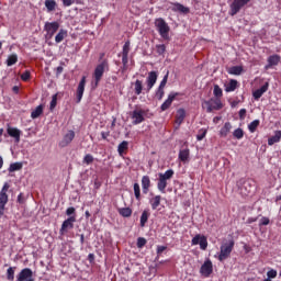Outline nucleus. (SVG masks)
<instances>
[{
  "label": "nucleus",
  "mask_w": 281,
  "mask_h": 281,
  "mask_svg": "<svg viewBox=\"0 0 281 281\" xmlns=\"http://www.w3.org/2000/svg\"><path fill=\"white\" fill-rule=\"evenodd\" d=\"M234 239H229L228 241H225L220 247V255L217 259L220 262H224V260H227L229 256H232V251H234Z\"/></svg>",
  "instance_id": "1"
},
{
  "label": "nucleus",
  "mask_w": 281,
  "mask_h": 281,
  "mask_svg": "<svg viewBox=\"0 0 281 281\" xmlns=\"http://www.w3.org/2000/svg\"><path fill=\"white\" fill-rule=\"evenodd\" d=\"M155 27L157 29L161 38H164L165 41H169L170 26L166 23V20H164V18H158L155 20Z\"/></svg>",
  "instance_id": "2"
},
{
  "label": "nucleus",
  "mask_w": 281,
  "mask_h": 281,
  "mask_svg": "<svg viewBox=\"0 0 281 281\" xmlns=\"http://www.w3.org/2000/svg\"><path fill=\"white\" fill-rule=\"evenodd\" d=\"M104 71H109V60L104 59L102 63L98 64L94 68L93 78H94V87L100 85V80H102V76H104Z\"/></svg>",
  "instance_id": "3"
},
{
  "label": "nucleus",
  "mask_w": 281,
  "mask_h": 281,
  "mask_svg": "<svg viewBox=\"0 0 281 281\" xmlns=\"http://www.w3.org/2000/svg\"><path fill=\"white\" fill-rule=\"evenodd\" d=\"M202 106L203 109L206 108V113H212V111H221V109H223V103L221 102V99H211L204 101Z\"/></svg>",
  "instance_id": "4"
},
{
  "label": "nucleus",
  "mask_w": 281,
  "mask_h": 281,
  "mask_svg": "<svg viewBox=\"0 0 281 281\" xmlns=\"http://www.w3.org/2000/svg\"><path fill=\"white\" fill-rule=\"evenodd\" d=\"M249 1L251 0H234L231 3V9L228 14L231 16H236V14H238L240 12V10H243V8H245V5H247V3H249Z\"/></svg>",
  "instance_id": "5"
},
{
  "label": "nucleus",
  "mask_w": 281,
  "mask_h": 281,
  "mask_svg": "<svg viewBox=\"0 0 281 281\" xmlns=\"http://www.w3.org/2000/svg\"><path fill=\"white\" fill-rule=\"evenodd\" d=\"M146 115V111L142 110V109H135L132 113H131V117H132V124H134V126H137V124H142V122H144L145 116Z\"/></svg>",
  "instance_id": "6"
},
{
  "label": "nucleus",
  "mask_w": 281,
  "mask_h": 281,
  "mask_svg": "<svg viewBox=\"0 0 281 281\" xmlns=\"http://www.w3.org/2000/svg\"><path fill=\"white\" fill-rule=\"evenodd\" d=\"M74 223H76V216H70L67 220H65L59 229L60 236H65V234H67L69 229H74Z\"/></svg>",
  "instance_id": "7"
},
{
  "label": "nucleus",
  "mask_w": 281,
  "mask_h": 281,
  "mask_svg": "<svg viewBox=\"0 0 281 281\" xmlns=\"http://www.w3.org/2000/svg\"><path fill=\"white\" fill-rule=\"evenodd\" d=\"M18 281H36L34 280V272L30 268H24L16 277Z\"/></svg>",
  "instance_id": "8"
},
{
  "label": "nucleus",
  "mask_w": 281,
  "mask_h": 281,
  "mask_svg": "<svg viewBox=\"0 0 281 281\" xmlns=\"http://www.w3.org/2000/svg\"><path fill=\"white\" fill-rule=\"evenodd\" d=\"M212 271H214V266L212 265V260L207 259L200 268L201 276L204 278H210L212 276Z\"/></svg>",
  "instance_id": "9"
},
{
  "label": "nucleus",
  "mask_w": 281,
  "mask_h": 281,
  "mask_svg": "<svg viewBox=\"0 0 281 281\" xmlns=\"http://www.w3.org/2000/svg\"><path fill=\"white\" fill-rule=\"evenodd\" d=\"M191 245H200V249L205 251V249H207V237L204 235H195L191 240Z\"/></svg>",
  "instance_id": "10"
},
{
  "label": "nucleus",
  "mask_w": 281,
  "mask_h": 281,
  "mask_svg": "<svg viewBox=\"0 0 281 281\" xmlns=\"http://www.w3.org/2000/svg\"><path fill=\"white\" fill-rule=\"evenodd\" d=\"M159 77V75L157 74V71H149L148 76L146 78V91L147 93L150 91V89H153V87H155V85H157V78Z\"/></svg>",
  "instance_id": "11"
},
{
  "label": "nucleus",
  "mask_w": 281,
  "mask_h": 281,
  "mask_svg": "<svg viewBox=\"0 0 281 281\" xmlns=\"http://www.w3.org/2000/svg\"><path fill=\"white\" fill-rule=\"evenodd\" d=\"M59 27H60V24L58 22H46L44 25V30L49 36V38H52V36H54L56 32H58Z\"/></svg>",
  "instance_id": "12"
},
{
  "label": "nucleus",
  "mask_w": 281,
  "mask_h": 281,
  "mask_svg": "<svg viewBox=\"0 0 281 281\" xmlns=\"http://www.w3.org/2000/svg\"><path fill=\"white\" fill-rule=\"evenodd\" d=\"M239 190H240L241 194H244L245 196L251 194L254 192V181L252 180H244Z\"/></svg>",
  "instance_id": "13"
},
{
  "label": "nucleus",
  "mask_w": 281,
  "mask_h": 281,
  "mask_svg": "<svg viewBox=\"0 0 281 281\" xmlns=\"http://www.w3.org/2000/svg\"><path fill=\"white\" fill-rule=\"evenodd\" d=\"M76 137V132L74 131H68L67 134H65L63 140L59 143V146L61 148H65L67 146H69V144H71V142H74V138Z\"/></svg>",
  "instance_id": "14"
},
{
  "label": "nucleus",
  "mask_w": 281,
  "mask_h": 281,
  "mask_svg": "<svg viewBox=\"0 0 281 281\" xmlns=\"http://www.w3.org/2000/svg\"><path fill=\"white\" fill-rule=\"evenodd\" d=\"M177 95H179L178 92H170L167 100L160 105V110L168 111V108L172 106V102H175Z\"/></svg>",
  "instance_id": "15"
},
{
  "label": "nucleus",
  "mask_w": 281,
  "mask_h": 281,
  "mask_svg": "<svg viewBox=\"0 0 281 281\" xmlns=\"http://www.w3.org/2000/svg\"><path fill=\"white\" fill-rule=\"evenodd\" d=\"M8 190H10V184L5 182L0 191V205H8Z\"/></svg>",
  "instance_id": "16"
},
{
  "label": "nucleus",
  "mask_w": 281,
  "mask_h": 281,
  "mask_svg": "<svg viewBox=\"0 0 281 281\" xmlns=\"http://www.w3.org/2000/svg\"><path fill=\"white\" fill-rule=\"evenodd\" d=\"M169 10H172V12H180L181 14H188V12H190L189 8L184 7L179 2H171V7H169Z\"/></svg>",
  "instance_id": "17"
},
{
  "label": "nucleus",
  "mask_w": 281,
  "mask_h": 281,
  "mask_svg": "<svg viewBox=\"0 0 281 281\" xmlns=\"http://www.w3.org/2000/svg\"><path fill=\"white\" fill-rule=\"evenodd\" d=\"M7 133L9 137H13L15 144H19V142H21V130L16 127H8Z\"/></svg>",
  "instance_id": "18"
},
{
  "label": "nucleus",
  "mask_w": 281,
  "mask_h": 281,
  "mask_svg": "<svg viewBox=\"0 0 281 281\" xmlns=\"http://www.w3.org/2000/svg\"><path fill=\"white\" fill-rule=\"evenodd\" d=\"M87 85V77H82L77 88V102H81L85 95V86Z\"/></svg>",
  "instance_id": "19"
},
{
  "label": "nucleus",
  "mask_w": 281,
  "mask_h": 281,
  "mask_svg": "<svg viewBox=\"0 0 281 281\" xmlns=\"http://www.w3.org/2000/svg\"><path fill=\"white\" fill-rule=\"evenodd\" d=\"M267 91H269V82H266L261 88L255 90L252 92V98H255V100H259L265 95V93H267Z\"/></svg>",
  "instance_id": "20"
},
{
  "label": "nucleus",
  "mask_w": 281,
  "mask_h": 281,
  "mask_svg": "<svg viewBox=\"0 0 281 281\" xmlns=\"http://www.w3.org/2000/svg\"><path fill=\"white\" fill-rule=\"evenodd\" d=\"M281 57L280 55H271L268 57V64L265 66V69H271V67H277L280 65Z\"/></svg>",
  "instance_id": "21"
},
{
  "label": "nucleus",
  "mask_w": 281,
  "mask_h": 281,
  "mask_svg": "<svg viewBox=\"0 0 281 281\" xmlns=\"http://www.w3.org/2000/svg\"><path fill=\"white\" fill-rule=\"evenodd\" d=\"M128 52H131V42H125L122 50V63L125 66L128 65Z\"/></svg>",
  "instance_id": "22"
},
{
  "label": "nucleus",
  "mask_w": 281,
  "mask_h": 281,
  "mask_svg": "<svg viewBox=\"0 0 281 281\" xmlns=\"http://www.w3.org/2000/svg\"><path fill=\"white\" fill-rule=\"evenodd\" d=\"M143 194H148L150 190V177L143 176L142 178Z\"/></svg>",
  "instance_id": "23"
},
{
  "label": "nucleus",
  "mask_w": 281,
  "mask_h": 281,
  "mask_svg": "<svg viewBox=\"0 0 281 281\" xmlns=\"http://www.w3.org/2000/svg\"><path fill=\"white\" fill-rule=\"evenodd\" d=\"M235 89H238V80L231 79L228 83L225 85L226 93H232Z\"/></svg>",
  "instance_id": "24"
},
{
  "label": "nucleus",
  "mask_w": 281,
  "mask_h": 281,
  "mask_svg": "<svg viewBox=\"0 0 281 281\" xmlns=\"http://www.w3.org/2000/svg\"><path fill=\"white\" fill-rule=\"evenodd\" d=\"M186 120V110L184 109H179L177 111V115H176V123L181 126V124H183V121Z\"/></svg>",
  "instance_id": "25"
},
{
  "label": "nucleus",
  "mask_w": 281,
  "mask_h": 281,
  "mask_svg": "<svg viewBox=\"0 0 281 281\" xmlns=\"http://www.w3.org/2000/svg\"><path fill=\"white\" fill-rule=\"evenodd\" d=\"M157 188L161 194H166V188H168V181L158 177Z\"/></svg>",
  "instance_id": "26"
},
{
  "label": "nucleus",
  "mask_w": 281,
  "mask_h": 281,
  "mask_svg": "<svg viewBox=\"0 0 281 281\" xmlns=\"http://www.w3.org/2000/svg\"><path fill=\"white\" fill-rule=\"evenodd\" d=\"M280 139H281V131H276L274 135L268 139V146H273V144H278Z\"/></svg>",
  "instance_id": "27"
},
{
  "label": "nucleus",
  "mask_w": 281,
  "mask_h": 281,
  "mask_svg": "<svg viewBox=\"0 0 281 281\" xmlns=\"http://www.w3.org/2000/svg\"><path fill=\"white\" fill-rule=\"evenodd\" d=\"M227 74L231 76H240L243 74V66H232L227 69Z\"/></svg>",
  "instance_id": "28"
},
{
  "label": "nucleus",
  "mask_w": 281,
  "mask_h": 281,
  "mask_svg": "<svg viewBox=\"0 0 281 281\" xmlns=\"http://www.w3.org/2000/svg\"><path fill=\"white\" fill-rule=\"evenodd\" d=\"M151 210H157L161 205V195H156L149 200Z\"/></svg>",
  "instance_id": "29"
},
{
  "label": "nucleus",
  "mask_w": 281,
  "mask_h": 281,
  "mask_svg": "<svg viewBox=\"0 0 281 281\" xmlns=\"http://www.w3.org/2000/svg\"><path fill=\"white\" fill-rule=\"evenodd\" d=\"M117 212L123 218H130L133 215V210L131 207H121L117 209Z\"/></svg>",
  "instance_id": "30"
},
{
  "label": "nucleus",
  "mask_w": 281,
  "mask_h": 281,
  "mask_svg": "<svg viewBox=\"0 0 281 281\" xmlns=\"http://www.w3.org/2000/svg\"><path fill=\"white\" fill-rule=\"evenodd\" d=\"M142 91H144V82L139 79H137L134 82V92L136 95H142Z\"/></svg>",
  "instance_id": "31"
},
{
  "label": "nucleus",
  "mask_w": 281,
  "mask_h": 281,
  "mask_svg": "<svg viewBox=\"0 0 281 281\" xmlns=\"http://www.w3.org/2000/svg\"><path fill=\"white\" fill-rule=\"evenodd\" d=\"M231 131H232V123L226 122L220 131V136L226 137L227 135H229Z\"/></svg>",
  "instance_id": "32"
},
{
  "label": "nucleus",
  "mask_w": 281,
  "mask_h": 281,
  "mask_svg": "<svg viewBox=\"0 0 281 281\" xmlns=\"http://www.w3.org/2000/svg\"><path fill=\"white\" fill-rule=\"evenodd\" d=\"M67 38V30L60 29L57 35L55 36V43H63Z\"/></svg>",
  "instance_id": "33"
},
{
  "label": "nucleus",
  "mask_w": 281,
  "mask_h": 281,
  "mask_svg": "<svg viewBox=\"0 0 281 281\" xmlns=\"http://www.w3.org/2000/svg\"><path fill=\"white\" fill-rule=\"evenodd\" d=\"M44 5L47 12H54V10H56V7L58 4L55 2V0H45Z\"/></svg>",
  "instance_id": "34"
},
{
  "label": "nucleus",
  "mask_w": 281,
  "mask_h": 281,
  "mask_svg": "<svg viewBox=\"0 0 281 281\" xmlns=\"http://www.w3.org/2000/svg\"><path fill=\"white\" fill-rule=\"evenodd\" d=\"M158 177L165 181H170V179L175 177V170L168 169L166 173H159Z\"/></svg>",
  "instance_id": "35"
},
{
  "label": "nucleus",
  "mask_w": 281,
  "mask_h": 281,
  "mask_svg": "<svg viewBox=\"0 0 281 281\" xmlns=\"http://www.w3.org/2000/svg\"><path fill=\"white\" fill-rule=\"evenodd\" d=\"M43 115V105H38L31 112L32 120H36L37 117H41Z\"/></svg>",
  "instance_id": "36"
},
{
  "label": "nucleus",
  "mask_w": 281,
  "mask_h": 281,
  "mask_svg": "<svg viewBox=\"0 0 281 281\" xmlns=\"http://www.w3.org/2000/svg\"><path fill=\"white\" fill-rule=\"evenodd\" d=\"M179 159L180 161H188V159H190V149H181L179 151Z\"/></svg>",
  "instance_id": "37"
},
{
  "label": "nucleus",
  "mask_w": 281,
  "mask_h": 281,
  "mask_svg": "<svg viewBox=\"0 0 281 281\" xmlns=\"http://www.w3.org/2000/svg\"><path fill=\"white\" fill-rule=\"evenodd\" d=\"M23 169V162H13L9 166V172H16L18 170Z\"/></svg>",
  "instance_id": "38"
},
{
  "label": "nucleus",
  "mask_w": 281,
  "mask_h": 281,
  "mask_svg": "<svg viewBox=\"0 0 281 281\" xmlns=\"http://www.w3.org/2000/svg\"><path fill=\"white\" fill-rule=\"evenodd\" d=\"M19 61V56L16 54H12L7 58V66L12 67V65H16Z\"/></svg>",
  "instance_id": "39"
},
{
  "label": "nucleus",
  "mask_w": 281,
  "mask_h": 281,
  "mask_svg": "<svg viewBox=\"0 0 281 281\" xmlns=\"http://www.w3.org/2000/svg\"><path fill=\"white\" fill-rule=\"evenodd\" d=\"M134 196L136 201H142V189L137 182L134 183Z\"/></svg>",
  "instance_id": "40"
},
{
  "label": "nucleus",
  "mask_w": 281,
  "mask_h": 281,
  "mask_svg": "<svg viewBox=\"0 0 281 281\" xmlns=\"http://www.w3.org/2000/svg\"><path fill=\"white\" fill-rule=\"evenodd\" d=\"M149 216H150V213H148V211H143L140 215V227H146V223H148Z\"/></svg>",
  "instance_id": "41"
},
{
  "label": "nucleus",
  "mask_w": 281,
  "mask_h": 281,
  "mask_svg": "<svg viewBox=\"0 0 281 281\" xmlns=\"http://www.w3.org/2000/svg\"><path fill=\"white\" fill-rule=\"evenodd\" d=\"M213 95H215V98L217 100H220V98H223V89H221V87L218 85H215L213 88Z\"/></svg>",
  "instance_id": "42"
},
{
  "label": "nucleus",
  "mask_w": 281,
  "mask_h": 281,
  "mask_svg": "<svg viewBox=\"0 0 281 281\" xmlns=\"http://www.w3.org/2000/svg\"><path fill=\"white\" fill-rule=\"evenodd\" d=\"M233 137H235V139H243V137H245V132L243 128L238 127L233 132Z\"/></svg>",
  "instance_id": "43"
},
{
  "label": "nucleus",
  "mask_w": 281,
  "mask_h": 281,
  "mask_svg": "<svg viewBox=\"0 0 281 281\" xmlns=\"http://www.w3.org/2000/svg\"><path fill=\"white\" fill-rule=\"evenodd\" d=\"M124 150H128V143L126 140H123L119 146H117V153L119 155H122Z\"/></svg>",
  "instance_id": "44"
},
{
  "label": "nucleus",
  "mask_w": 281,
  "mask_h": 281,
  "mask_svg": "<svg viewBox=\"0 0 281 281\" xmlns=\"http://www.w3.org/2000/svg\"><path fill=\"white\" fill-rule=\"evenodd\" d=\"M258 126H260V120H255L248 125V130L251 133H256V128H258Z\"/></svg>",
  "instance_id": "45"
},
{
  "label": "nucleus",
  "mask_w": 281,
  "mask_h": 281,
  "mask_svg": "<svg viewBox=\"0 0 281 281\" xmlns=\"http://www.w3.org/2000/svg\"><path fill=\"white\" fill-rule=\"evenodd\" d=\"M164 89L165 88H157L155 92V98H157V100H164V95L166 94V91Z\"/></svg>",
  "instance_id": "46"
},
{
  "label": "nucleus",
  "mask_w": 281,
  "mask_h": 281,
  "mask_svg": "<svg viewBox=\"0 0 281 281\" xmlns=\"http://www.w3.org/2000/svg\"><path fill=\"white\" fill-rule=\"evenodd\" d=\"M14 269L16 268L10 267L7 270V279L10 281H14Z\"/></svg>",
  "instance_id": "47"
},
{
  "label": "nucleus",
  "mask_w": 281,
  "mask_h": 281,
  "mask_svg": "<svg viewBox=\"0 0 281 281\" xmlns=\"http://www.w3.org/2000/svg\"><path fill=\"white\" fill-rule=\"evenodd\" d=\"M207 135V130H200L198 135H196V139L198 142H202V139H205V136Z\"/></svg>",
  "instance_id": "48"
},
{
  "label": "nucleus",
  "mask_w": 281,
  "mask_h": 281,
  "mask_svg": "<svg viewBox=\"0 0 281 281\" xmlns=\"http://www.w3.org/2000/svg\"><path fill=\"white\" fill-rule=\"evenodd\" d=\"M156 50H157V54H159V56L166 54V45L164 44L156 45Z\"/></svg>",
  "instance_id": "49"
},
{
  "label": "nucleus",
  "mask_w": 281,
  "mask_h": 281,
  "mask_svg": "<svg viewBox=\"0 0 281 281\" xmlns=\"http://www.w3.org/2000/svg\"><path fill=\"white\" fill-rule=\"evenodd\" d=\"M66 216H69V218H71V216H75L76 218V207L70 206L66 210Z\"/></svg>",
  "instance_id": "50"
},
{
  "label": "nucleus",
  "mask_w": 281,
  "mask_h": 281,
  "mask_svg": "<svg viewBox=\"0 0 281 281\" xmlns=\"http://www.w3.org/2000/svg\"><path fill=\"white\" fill-rule=\"evenodd\" d=\"M146 243H147V241H146V238H144V237H138L136 245H137L138 249H142V248L145 247Z\"/></svg>",
  "instance_id": "51"
},
{
  "label": "nucleus",
  "mask_w": 281,
  "mask_h": 281,
  "mask_svg": "<svg viewBox=\"0 0 281 281\" xmlns=\"http://www.w3.org/2000/svg\"><path fill=\"white\" fill-rule=\"evenodd\" d=\"M83 164H87V166H90V164H93V156L91 154H87L83 157Z\"/></svg>",
  "instance_id": "52"
},
{
  "label": "nucleus",
  "mask_w": 281,
  "mask_h": 281,
  "mask_svg": "<svg viewBox=\"0 0 281 281\" xmlns=\"http://www.w3.org/2000/svg\"><path fill=\"white\" fill-rule=\"evenodd\" d=\"M166 85H168V72L164 76L160 85L158 86L160 89H166Z\"/></svg>",
  "instance_id": "53"
},
{
  "label": "nucleus",
  "mask_w": 281,
  "mask_h": 281,
  "mask_svg": "<svg viewBox=\"0 0 281 281\" xmlns=\"http://www.w3.org/2000/svg\"><path fill=\"white\" fill-rule=\"evenodd\" d=\"M267 276H268V278H270V280H271V279L278 277V271L271 269V270H269V271L267 272Z\"/></svg>",
  "instance_id": "54"
},
{
  "label": "nucleus",
  "mask_w": 281,
  "mask_h": 281,
  "mask_svg": "<svg viewBox=\"0 0 281 281\" xmlns=\"http://www.w3.org/2000/svg\"><path fill=\"white\" fill-rule=\"evenodd\" d=\"M270 222L269 217H261L259 225L262 227V225H269Z\"/></svg>",
  "instance_id": "55"
},
{
  "label": "nucleus",
  "mask_w": 281,
  "mask_h": 281,
  "mask_svg": "<svg viewBox=\"0 0 281 281\" xmlns=\"http://www.w3.org/2000/svg\"><path fill=\"white\" fill-rule=\"evenodd\" d=\"M57 97H56V94L55 95H53V99H52V101H50V111H54V109H56V102H57Z\"/></svg>",
  "instance_id": "56"
},
{
  "label": "nucleus",
  "mask_w": 281,
  "mask_h": 281,
  "mask_svg": "<svg viewBox=\"0 0 281 281\" xmlns=\"http://www.w3.org/2000/svg\"><path fill=\"white\" fill-rule=\"evenodd\" d=\"M245 115H247V110L240 109L239 110V120H245Z\"/></svg>",
  "instance_id": "57"
},
{
  "label": "nucleus",
  "mask_w": 281,
  "mask_h": 281,
  "mask_svg": "<svg viewBox=\"0 0 281 281\" xmlns=\"http://www.w3.org/2000/svg\"><path fill=\"white\" fill-rule=\"evenodd\" d=\"M22 80L27 81L30 80V71H25L21 75Z\"/></svg>",
  "instance_id": "58"
},
{
  "label": "nucleus",
  "mask_w": 281,
  "mask_h": 281,
  "mask_svg": "<svg viewBox=\"0 0 281 281\" xmlns=\"http://www.w3.org/2000/svg\"><path fill=\"white\" fill-rule=\"evenodd\" d=\"M63 1V5H65V8H69V5H72L74 1L71 0H61Z\"/></svg>",
  "instance_id": "59"
},
{
  "label": "nucleus",
  "mask_w": 281,
  "mask_h": 281,
  "mask_svg": "<svg viewBox=\"0 0 281 281\" xmlns=\"http://www.w3.org/2000/svg\"><path fill=\"white\" fill-rule=\"evenodd\" d=\"M3 214H5V205L0 204V218H1V216H3Z\"/></svg>",
  "instance_id": "60"
},
{
  "label": "nucleus",
  "mask_w": 281,
  "mask_h": 281,
  "mask_svg": "<svg viewBox=\"0 0 281 281\" xmlns=\"http://www.w3.org/2000/svg\"><path fill=\"white\" fill-rule=\"evenodd\" d=\"M111 135V132H101L102 139H106Z\"/></svg>",
  "instance_id": "61"
},
{
  "label": "nucleus",
  "mask_w": 281,
  "mask_h": 281,
  "mask_svg": "<svg viewBox=\"0 0 281 281\" xmlns=\"http://www.w3.org/2000/svg\"><path fill=\"white\" fill-rule=\"evenodd\" d=\"M166 251V246H158L157 247V254H164Z\"/></svg>",
  "instance_id": "62"
},
{
  "label": "nucleus",
  "mask_w": 281,
  "mask_h": 281,
  "mask_svg": "<svg viewBox=\"0 0 281 281\" xmlns=\"http://www.w3.org/2000/svg\"><path fill=\"white\" fill-rule=\"evenodd\" d=\"M18 203H21V204L25 203V200L23 199V193H20L18 195Z\"/></svg>",
  "instance_id": "63"
},
{
  "label": "nucleus",
  "mask_w": 281,
  "mask_h": 281,
  "mask_svg": "<svg viewBox=\"0 0 281 281\" xmlns=\"http://www.w3.org/2000/svg\"><path fill=\"white\" fill-rule=\"evenodd\" d=\"M63 70H64L63 66H58V67L56 68V74H57V76H60V74H63Z\"/></svg>",
  "instance_id": "64"
}]
</instances>
